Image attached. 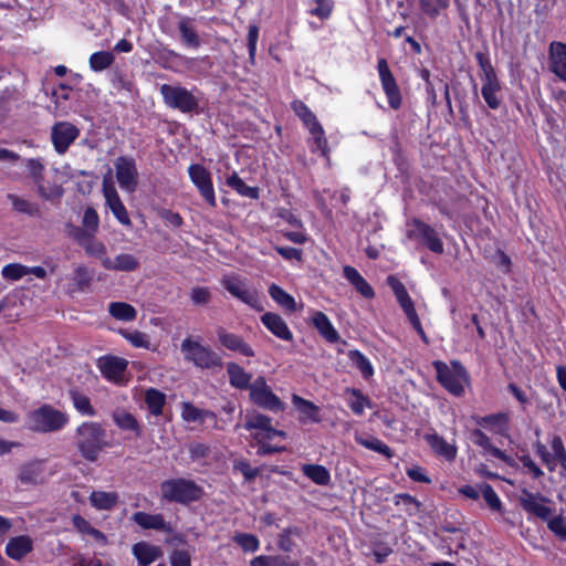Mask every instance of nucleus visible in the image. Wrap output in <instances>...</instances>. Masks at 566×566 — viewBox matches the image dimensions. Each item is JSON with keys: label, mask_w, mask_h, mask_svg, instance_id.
Instances as JSON below:
<instances>
[{"label": "nucleus", "mask_w": 566, "mask_h": 566, "mask_svg": "<svg viewBox=\"0 0 566 566\" xmlns=\"http://www.w3.org/2000/svg\"><path fill=\"white\" fill-rule=\"evenodd\" d=\"M292 108L307 129L318 123L315 114L302 101H294Z\"/></svg>", "instance_id": "obj_50"}, {"label": "nucleus", "mask_w": 566, "mask_h": 566, "mask_svg": "<svg viewBox=\"0 0 566 566\" xmlns=\"http://www.w3.org/2000/svg\"><path fill=\"white\" fill-rule=\"evenodd\" d=\"M188 174L192 184L197 187L202 198L211 206H216V195L210 172L201 165L193 164L188 167Z\"/></svg>", "instance_id": "obj_15"}, {"label": "nucleus", "mask_w": 566, "mask_h": 566, "mask_svg": "<svg viewBox=\"0 0 566 566\" xmlns=\"http://www.w3.org/2000/svg\"><path fill=\"white\" fill-rule=\"evenodd\" d=\"M80 129L70 122H57L51 128V140L55 151L63 155L78 137Z\"/></svg>", "instance_id": "obj_14"}, {"label": "nucleus", "mask_w": 566, "mask_h": 566, "mask_svg": "<svg viewBox=\"0 0 566 566\" xmlns=\"http://www.w3.org/2000/svg\"><path fill=\"white\" fill-rule=\"evenodd\" d=\"M132 553L138 566H149L163 556V549L148 542H138L133 545Z\"/></svg>", "instance_id": "obj_24"}, {"label": "nucleus", "mask_w": 566, "mask_h": 566, "mask_svg": "<svg viewBox=\"0 0 566 566\" xmlns=\"http://www.w3.org/2000/svg\"><path fill=\"white\" fill-rule=\"evenodd\" d=\"M356 442L369 450L381 453V454L386 455L387 458H390L392 455L390 448L377 438L356 437Z\"/></svg>", "instance_id": "obj_53"}, {"label": "nucleus", "mask_w": 566, "mask_h": 566, "mask_svg": "<svg viewBox=\"0 0 566 566\" xmlns=\"http://www.w3.org/2000/svg\"><path fill=\"white\" fill-rule=\"evenodd\" d=\"M313 324L326 340L334 343L338 339V333L323 312H316L313 315Z\"/></svg>", "instance_id": "obj_34"}, {"label": "nucleus", "mask_w": 566, "mask_h": 566, "mask_svg": "<svg viewBox=\"0 0 566 566\" xmlns=\"http://www.w3.org/2000/svg\"><path fill=\"white\" fill-rule=\"evenodd\" d=\"M119 495L116 492L94 491L90 495L91 505L98 511H111L118 503Z\"/></svg>", "instance_id": "obj_31"}, {"label": "nucleus", "mask_w": 566, "mask_h": 566, "mask_svg": "<svg viewBox=\"0 0 566 566\" xmlns=\"http://www.w3.org/2000/svg\"><path fill=\"white\" fill-rule=\"evenodd\" d=\"M480 491L485 503L491 510L496 512H500L502 510V501L490 484H480Z\"/></svg>", "instance_id": "obj_56"}, {"label": "nucleus", "mask_w": 566, "mask_h": 566, "mask_svg": "<svg viewBox=\"0 0 566 566\" xmlns=\"http://www.w3.org/2000/svg\"><path fill=\"white\" fill-rule=\"evenodd\" d=\"M250 399L253 403L270 411H283L284 402L272 391L263 376L258 377L250 386Z\"/></svg>", "instance_id": "obj_10"}, {"label": "nucleus", "mask_w": 566, "mask_h": 566, "mask_svg": "<svg viewBox=\"0 0 566 566\" xmlns=\"http://www.w3.org/2000/svg\"><path fill=\"white\" fill-rule=\"evenodd\" d=\"M1 274L6 280L18 281L28 275V266L20 263H9L2 268Z\"/></svg>", "instance_id": "obj_58"}, {"label": "nucleus", "mask_w": 566, "mask_h": 566, "mask_svg": "<svg viewBox=\"0 0 566 566\" xmlns=\"http://www.w3.org/2000/svg\"><path fill=\"white\" fill-rule=\"evenodd\" d=\"M346 395L349 408L357 416L363 415L366 408L371 407L369 399L358 389H346Z\"/></svg>", "instance_id": "obj_40"}, {"label": "nucleus", "mask_w": 566, "mask_h": 566, "mask_svg": "<svg viewBox=\"0 0 566 566\" xmlns=\"http://www.w3.org/2000/svg\"><path fill=\"white\" fill-rule=\"evenodd\" d=\"M300 532L296 527H290V528H286L284 530L280 536H279V539H277V546L281 551L283 552H291L293 546H294V543L292 541V535H298Z\"/></svg>", "instance_id": "obj_62"}, {"label": "nucleus", "mask_w": 566, "mask_h": 566, "mask_svg": "<svg viewBox=\"0 0 566 566\" xmlns=\"http://www.w3.org/2000/svg\"><path fill=\"white\" fill-rule=\"evenodd\" d=\"M73 524L78 532L91 536L101 546L107 545L108 541L104 533L93 527L88 521L80 515L73 516Z\"/></svg>", "instance_id": "obj_35"}, {"label": "nucleus", "mask_w": 566, "mask_h": 566, "mask_svg": "<svg viewBox=\"0 0 566 566\" xmlns=\"http://www.w3.org/2000/svg\"><path fill=\"white\" fill-rule=\"evenodd\" d=\"M227 374L229 382L237 389H249L251 386L252 375L247 373L239 364L230 361L227 364Z\"/></svg>", "instance_id": "obj_30"}, {"label": "nucleus", "mask_w": 566, "mask_h": 566, "mask_svg": "<svg viewBox=\"0 0 566 566\" xmlns=\"http://www.w3.org/2000/svg\"><path fill=\"white\" fill-rule=\"evenodd\" d=\"M98 368L106 379L120 384L124 380L127 360L119 357L105 356L98 359Z\"/></svg>", "instance_id": "obj_17"}, {"label": "nucleus", "mask_w": 566, "mask_h": 566, "mask_svg": "<svg viewBox=\"0 0 566 566\" xmlns=\"http://www.w3.org/2000/svg\"><path fill=\"white\" fill-rule=\"evenodd\" d=\"M132 520L144 530H156L165 533L174 532L171 524L166 522L161 514L136 512L132 515Z\"/></svg>", "instance_id": "obj_22"}, {"label": "nucleus", "mask_w": 566, "mask_h": 566, "mask_svg": "<svg viewBox=\"0 0 566 566\" xmlns=\"http://www.w3.org/2000/svg\"><path fill=\"white\" fill-rule=\"evenodd\" d=\"M160 491L164 499L178 503L192 502L201 496V489L186 479L166 480L160 484Z\"/></svg>", "instance_id": "obj_6"}, {"label": "nucleus", "mask_w": 566, "mask_h": 566, "mask_svg": "<svg viewBox=\"0 0 566 566\" xmlns=\"http://www.w3.org/2000/svg\"><path fill=\"white\" fill-rule=\"evenodd\" d=\"M181 418L187 422H203L208 418L216 420V415L212 411L199 409L190 402H184Z\"/></svg>", "instance_id": "obj_38"}, {"label": "nucleus", "mask_w": 566, "mask_h": 566, "mask_svg": "<svg viewBox=\"0 0 566 566\" xmlns=\"http://www.w3.org/2000/svg\"><path fill=\"white\" fill-rule=\"evenodd\" d=\"M112 417H113L115 424L119 429H122L124 431H132L136 436H140L139 423L133 413L126 411L125 409H116L113 412Z\"/></svg>", "instance_id": "obj_33"}, {"label": "nucleus", "mask_w": 566, "mask_h": 566, "mask_svg": "<svg viewBox=\"0 0 566 566\" xmlns=\"http://www.w3.org/2000/svg\"><path fill=\"white\" fill-rule=\"evenodd\" d=\"M518 502L525 512L543 521H547L553 514V510L546 505L548 500L538 493H532L524 489L521 492Z\"/></svg>", "instance_id": "obj_16"}, {"label": "nucleus", "mask_w": 566, "mask_h": 566, "mask_svg": "<svg viewBox=\"0 0 566 566\" xmlns=\"http://www.w3.org/2000/svg\"><path fill=\"white\" fill-rule=\"evenodd\" d=\"M24 166L28 176L33 180L34 185H39L44 179L45 165L40 158L24 159Z\"/></svg>", "instance_id": "obj_47"}, {"label": "nucleus", "mask_w": 566, "mask_h": 566, "mask_svg": "<svg viewBox=\"0 0 566 566\" xmlns=\"http://www.w3.org/2000/svg\"><path fill=\"white\" fill-rule=\"evenodd\" d=\"M180 349L184 358L198 368L210 369L222 365L221 358L216 352L192 337H186L180 345Z\"/></svg>", "instance_id": "obj_5"}, {"label": "nucleus", "mask_w": 566, "mask_h": 566, "mask_svg": "<svg viewBox=\"0 0 566 566\" xmlns=\"http://www.w3.org/2000/svg\"><path fill=\"white\" fill-rule=\"evenodd\" d=\"M308 133L311 134L312 138H313V142H314V146L315 148H313L312 150L313 151H319L321 155L325 158H328V146H327V139L325 137V132L322 127V125L318 123H316L315 125L308 127Z\"/></svg>", "instance_id": "obj_46"}, {"label": "nucleus", "mask_w": 566, "mask_h": 566, "mask_svg": "<svg viewBox=\"0 0 566 566\" xmlns=\"http://www.w3.org/2000/svg\"><path fill=\"white\" fill-rule=\"evenodd\" d=\"M222 286L235 298L242 303L262 311L258 291L249 285L248 280L238 274H227L221 279Z\"/></svg>", "instance_id": "obj_8"}, {"label": "nucleus", "mask_w": 566, "mask_h": 566, "mask_svg": "<svg viewBox=\"0 0 566 566\" xmlns=\"http://www.w3.org/2000/svg\"><path fill=\"white\" fill-rule=\"evenodd\" d=\"M476 59L481 67V94L488 106L492 109L500 107L501 98L499 96L501 92V84L496 76V73L483 54L478 53Z\"/></svg>", "instance_id": "obj_7"}, {"label": "nucleus", "mask_w": 566, "mask_h": 566, "mask_svg": "<svg viewBox=\"0 0 566 566\" xmlns=\"http://www.w3.org/2000/svg\"><path fill=\"white\" fill-rule=\"evenodd\" d=\"M19 479L22 483L27 484H38L43 482L44 478L42 462H30L21 467L19 472Z\"/></svg>", "instance_id": "obj_32"}, {"label": "nucleus", "mask_w": 566, "mask_h": 566, "mask_svg": "<svg viewBox=\"0 0 566 566\" xmlns=\"http://www.w3.org/2000/svg\"><path fill=\"white\" fill-rule=\"evenodd\" d=\"M333 11L332 0H314V7L311 8L310 13L322 20L327 19Z\"/></svg>", "instance_id": "obj_60"}, {"label": "nucleus", "mask_w": 566, "mask_h": 566, "mask_svg": "<svg viewBox=\"0 0 566 566\" xmlns=\"http://www.w3.org/2000/svg\"><path fill=\"white\" fill-rule=\"evenodd\" d=\"M36 189L39 195L46 200L59 199L64 192L60 185L55 182H46L44 179L36 185Z\"/></svg>", "instance_id": "obj_55"}, {"label": "nucleus", "mask_w": 566, "mask_h": 566, "mask_svg": "<svg viewBox=\"0 0 566 566\" xmlns=\"http://www.w3.org/2000/svg\"><path fill=\"white\" fill-rule=\"evenodd\" d=\"M217 336L219 343L227 349L237 352L247 357H253L254 350L252 347L244 342V339L233 333L227 332L224 328H219L217 331Z\"/></svg>", "instance_id": "obj_20"}, {"label": "nucleus", "mask_w": 566, "mask_h": 566, "mask_svg": "<svg viewBox=\"0 0 566 566\" xmlns=\"http://www.w3.org/2000/svg\"><path fill=\"white\" fill-rule=\"evenodd\" d=\"M424 440L438 455L444 458L448 461H452L455 459V446L447 442V440L441 436L437 433H429L424 436Z\"/></svg>", "instance_id": "obj_28"}, {"label": "nucleus", "mask_w": 566, "mask_h": 566, "mask_svg": "<svg viewBox=\"0 0 566 566\" xmlns=\"http://www.w3.org/2000/svg\"><path fill=\"white\" fill-rule=\"evenodd\" d=\"M303 474L317 485H328L331 482L329 471L321 464H304Z\"/></svg>", "instance_id": "obj_37"}, {"label": "nucleus", "mask_w": 566, "mask_h": 566, "mask_svg": "<svg viewBox=\"0 0 566 566\" xmlns=\"http://www.w3.org/2000/svg\"><path fill=\"white\" fill-rule=\"evenodd\" d=\"M377 71L389 106L394 109H398L402 103L400 90L385 57L378 59Z\"/></svg>", "instance_id": "obj_12"}, {"label": "nucleus", "mask_w": 566, "mask_h": 566, "mask_svg": "<svg viewBox=\"0 0 566 566\" xmlns=\"http://www.w3.org/2000/svg\"><path fill=\"white\" fill-rule=\"evenodd\" d=\"M410 235H413L422 243H424L429 250L434 253L443 252V243L438 237L437 232L426 223L415 221L413 228L410 230Z\"/></svg>", "instance_id": "obj_19"}, {"label": "nucleus", "mask_w": 566, "mask_h": 566, "mask_svg": "<svg viewBox=\"0 0 566 566\" xmlns=\"http://www.w3.org/2000/svg\"><path fill=\"white\" fill-rule=\"evenodd\" d=\"M292 403L300 412V420L302 422H319V408L312 401L306 400L297 395L292 396Z\"/></svg>", "instance_id": "obj_29"}, {"label": "nucleus", "mask_w": 566, "mask_h": 566, "mask_svg": "<svg viewBox=\"0 0 566 566\" xmlns=\"http://www.w3.org/2000/svg\"><path fill=\"white\" fill-rule=\"evenodd\" d=\"M165 401L166 396L164 392L155 388H149L145 391V402L151 415H161Z\"/></svg>", "instance_id": "obj_44"}, {"label": "nucleus", "mask_w": 566, "mask_h": 566, "mask_svg": "<svg viewBox=\"0 0 566 566\" xmlns=\"http://www.w3.org/2000/svg\"><path fill=\"white\" fill-rule=\"evenodd\" d=\"M139 266V261L136 256L129 253H120L114 259L103 258V268L111 271H135Z\"/></svg>", "instance_id": "obj_26"}, {"label": "nucleus", "mask_w": 566, "mask_h": 566, "mask_svg": "<svg viewBox=\"0 0 566 566\" xmlns=\"http://www.w3.org/2000/svg\"><path fill=\"white\" fill-rule=\"evenodd\" d=\"M270 296L283 308L290 312H296L297 305L295 298L276 284L269 287Z\"/></svg>", "instance_id": "obj_39"}, {"label": "nucleus", "mask_w": 566, "mask_h": 566, "mask_svg": "<svg viewBox=\"0 0 566 566\" xmlns=\"http://www.w3.org/2000/svg\"><path fill=\"white\" fill-rule=\"evenodd\" d=\"M160 94L165 104L182 113H190L197 109L199 101L193 93L180 85L163 84Z\"/></svg>", "instance_id": "obj_9"}, {"label": "nucleus", "mask_w": 566, "mask_h": 566, "mask_svg": "<svg viewBox=\"0 0 566 566\" xmlns=\"http://www.w3.org/2000/svg\"><path fill=\"white\" fill-rule=\"evenodd\" d=\"M116 180L122 190L133 193L138 185L136 161L132 157L120 156L114 161Z\"/></svg>", "instance_id": "obj_11"}, {"label": "nucleus", "mask_w": 566, "mask_h": 566, "mask_svg": "<svg viewBox=\"0 0 566 566\" xmlns=\"http://www.w3.org/2000/svg\"><path fill=\"white\" fill-rule=\"evenodd\" d=\"M113 62L114 55L108 51H98L90 56V67L95 72L104 71Z\"/></svg>", "instance_id": "obj_49"}, {"label": "nucleus", "mask_w": 566, "mask_h": 566, "mask_svg": "<svg viewBox=\"0 0 566 566\" xmlns=\"http://www.w3.org/2000/svg\"><path fill=\"white\" fill-rule=\"evenodd\" d=\"M74 239L84 249L87 255L99 259L102 263L103 258H107L106 245L95 238V233L77 229L74 232Z\"/></svg>", "instance_id": "obj_18"}, {"label": "nucleus", "mask_w": 566, "mask_h": 566, "mask_svg": "<svg viewBox=\"0 0 566 566\" xmlns=\"http://www.w3.org/2000/svg\"><path fill=\"white\" fill-rule=\"evenodd\" d=\"M69 423V416L51 405H43L27 415V428L34 432L48 433L62 430Z\"/></svg>", "instance_id": "obj_3"}, {"label": "nucleus", "mask_w": 566, "mask_h": 566, "mask_svg": "<svg viewBox=\"0 0 566 566\" xmlns=\"http://www.w3.org/2000/svg\"><path fill=\"white\" fill-rule=\"evenodd\" d=\"M546 522L551 532L556 536L566 539V521L562 515L554 517L551 516Z\"/></svg>", "instance_id": "obj_63"}, {"label": "nucleus", "mask_w": 566, "mask_h": 566, "mask_svg": "<svg viewBox=\"0 0 566 566\" xmlns=\"http://www.w3.org/2000/svg\"><path fill=\"white\" fill-rule=\"evenodd\" d=\"M450 0H419L421 10L430 18H436L449 7Z\"/></svg>", "instance_id": "obj_54"}, {"label": "nucleus", "mask_w": 566, "mask_h": 566, "mask_svg": "<svg viewBox=\"0 0 566 566\" xmlns=\"http://www.w3.org/2000/svg\"><path fill=\"white\" fill-rule=\"evenodd\" d=\"M227 185L235 190L239 195L251 198V199H258L259 198V189L255 187L248 186L239 176L237 172H233L230 175L227 179Z\"/></svg>", "instance_id": "obj_45"}, {"label": "nucleus", "mask_w": 566, "mask_h": 566, "mask_svg": "<svg viewBox=\"0 0 566 566\" xmlns=\"http://www.w3.org/2000/svg\"><path fill=\"white\" fill-rule=\"evenodd\" d=\"M261 322L277 338L286 342L293 340V333L279 314L268 312L261 316Z\"/></svg>", "instance_id": "obj_23"}, {"label": "nucleus", "mask_w": 566, "mask_h": 566, "mask_svg": "<svg viewBox=\"0 0 566 566\" xmlns=\"http://www.w3.org/2000/svg\"><path fill=\"white\" fill-rule=\"evenodd\" d=\"M343 275L354 286V289L365 298H373L375 296L374 289L355 268L350 265H345L343 268Z\"/></svg>", "instance_id": "obj_27"}, {"label": "nucleus", "mask_w": 566, "mask_h": 566, "mask_svg": "<svg viewBox=\"0 0 566 566\" xmlns=\"http://www.w3.org/2000/svg\"><path fill=\"white\" fill-rule=\"evenodd\" d=\"M169 559L171 566H191L190 554L185 549L174 551Z\"/></svg>", "instance_id": "obj_64"}, {"label": "nucleus", "mask_w": 566, "mask_h": 566, "mask_svg": "<svg viewBox=\"0 0 566 566\" xmlns=\"http://www.w3.org/2000/svg\"><path fill=\"white\" fill-rule=\"evenodd\" d=\"M349 358L365 378H369L374 375V368L369 359L361 354L359 350H350Z\"/></svg>", "instance_id": "obj_51"}, {"label": "nucleus", "mask_w": 566, "mask_h": 566, "mask_svg": "<svg viewBox=\"0 0 566 566\" xmlns=\"http://www.w3.org/2000/svg\"><path fill=\"white\" fill-rule=\"evenodd\" d=\"M77 449L81 455L91 462L97 460L102 450L108 447L105 429L93 421L83 422L77 429Z\"/></svg>", "instance_id": "obj_1"}, {"label": "nucleus", "mask_w": 566, "mask_h": 566, "mask_svg": "<svg viewBox=\"0 0 566 566\" xmlns=\"http://www.w3.org/2000/svg\"><path fill=\"white\" fill-rule=\"evenodd\" d=\"M33 548V541L28 535H19L9 539L6 545V554L14 560H20Z\"/></svg>", "instance_id": "obj_25"}, {"label": "nucleus", "mask_w": 566, "mask_h": 566, "mask_svg": "<svg viewBox=\"0 0 566 566\" xmlns=\"http://www.w3.org/2000/svg\"><path fill=\"white\" fill-rule=\"evenodd\" d=\"M119 333L132 346L136 348L148 349L150 347L149 337L143 332L122 329Z\"/></svg>", "instance_id": "obj_52"}, {"label": "nucleus", "mask_w": 566, "mask_h": 566, "mask_svg": "<svg viewBox=\"0 0 566 566\" xmlns=\"http://www.w3.org/2000/svg\"><path fill=\"white\" fill-rule=\"evenodd\" d=\"M549 70L566 82V43L554 41L549 45Z\"/></svg>", "instance_id": "obj_21"}, {"label": "nucleus", "mask_w": 566, "mask_h": 566, "mask_svg": "<svg viewBox=\"0 0 566 566\" xmlns=\"http://www.w3.org/2000/svg\"><path fill=\"white\" fill-rule=\"evenodd\" d=\"M70 398L72 400L73 407L82 416L93 417L96 415V411L92 406L90 398L85 394L76 389H72L70 390Z\"/></svg>", "instance_id": "obj_42"}, {"label": "nucleus", "mask_w": 566, "mask_h": 566, "mask_svg": "<svg viewBox=\"0 0 566 566\" xmlns=\"http://www.w3.org/2000/svg\"><path fill=\"white\" fill-rule=\"evenodd\" d=\"M233 541L244 551V552H256L260 548V541L255 535L248 533H237L233 536Z\"/></svg>", "instance_id": "obj_57"}, {"label": "nucleus", "mask_w": 566, "mask_h": 566, "mask_svg": "<svg viewBox=\"0 0 566 566\" xmlns=\"http://www.w3.org/2000/svg\"><path fill=\"white\" fill-rule=\"evenodd\" d=\"M8 200L11 202L12 208L20 213H24L28 216H36L39 212L38 206L35 203L30 202L29 200L21 198L17 195L10 193L8 195Z\"/></svg>", "instance_id": "obj_48"}, {"label": "nucleus", "mask_w": 566, "mask_h": 566, "mask_svg": "<svg viewBox=\"0 0 566 566\" xmlns=\"http://www.w3.org/2000/svg\"><path fill=\"white\" fill-rule=\"evenodd\" d=\"M102 191L106 206L109 208V210L117 219V221L123 226H130L132 221L129 219L128 212L124 203L122 202L119 195L111 178H103Z\"/></svg>", "instance_id": "obj_13"}, {"label": "nucleus", "mask_w": 566, "mask_h": 566, "mask_svg": "<svg viewBox=\"0 0 566 566\" xmlns=\"http://www.w3.org/2000/svg\"><path fill=\"white\" fill-rule=\"evenodd\" d=\"M82 223L84 227V229H81L82 231H90L92 233L97 231L99 219L94 208L88 207L85 209Z\"/></svg>", "instance_id": "obj_61"}, {"label": "nucleus", "mask_w": 566, "mask_h": 566, "mask_svg": "<svg viewBox=\"0 0 566 566\" xmlns=\"http://www.w3.org/2000/svg\"><path fill=\"white\" fill-rule=\"evenodd\" d=\"M432 365L436 369L438 381L446 390L457 397L464 395V387L469 384L470 377L460 361L452 360L448 365L441 360H436Z\"/></svg>", "instance_id": "obj_4"}, {"label": "nucleus", "mask_w": 566, "mask_h": 566, "mask_svg": "<svg viewBox=\"0 0 566 566\" xmlns=\"http://www.w3.org/2000/svg\"><path fill=\"white\" fill-rule=\"evenodd\" d=\"M244 428L249 431H253V439L260 444L258 454L265 455L275 452H280L282 449L271 447L265 443L268 440H272L275 437H285V432L273 428L272 419L265 415L259 412H251L245 416Z\"/></svg>", "instance_id": "obj_2"}, {"label": "nucleus", "mask_w": 566, "mask_h": 566, "mask_svg": "<svg viewBox=\"0 0 566 566\" xmlns=\"http://www.w3.org/2000/svg\"><path fill=\"white\" fill-rule=\"evenodd\" d=\"M250 566H301L298 560L282 555H260L254 557Z\"/></svg>", "instance_id": "obj_36"}, {"label": "nucleus", "mask_w": 566, "mask_h": 566, "mask_svg": "<svg viewBox=\"0 0 566 566\" xmlns=\"http://www.w3.org/2000/svg\"><path fill=\"white\" fill-rule=\"evenodd\" d=\"M178 30L181 35V41L186 46L197 49L200 45V39L188 18H182L178 22Z\"/></svg>", "instance_id": "obj_43"}, {"label": "nucleus", "mask_w": 566, "mask_h": 566, "mask_svg": "<svg viewBox=\"0 0 566 566\" xmlns=\"http://www.w3.org/2000/svg\"><path fill=\"white\" fill-rule=\"evenodd\" d=\"M190 301L196 306H206L211 301V292L205 286H195L189 293Z\"/></svg>", "instance_id": "obj_59"}, {"label": "nucleus", "mask_w": 566, "mask_h": 566, "mask_svg": "<svg viewBox=\"0 0 566 566\" xmlns=\"http://www.w3.org/2000/svg\"><path fill=\"white\" fill-rule=\"evenodd\" d=\"M108 312L114 318L124 322H132L137 316L135 307L125 302H112Z\"/></svg>", "instance_id": "obj_41"}]
</instances>
